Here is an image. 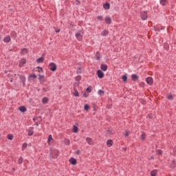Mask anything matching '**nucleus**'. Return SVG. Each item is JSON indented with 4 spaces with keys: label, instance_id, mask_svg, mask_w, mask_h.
Segmentation results:
<instances>
[{
    "label": "nucleus",
    "instance_id": "obj_5",
    "mask_svg": "<svg viewBox=\"0 0 176 176\" xmlns=\"http://www.w3.org/2000/svg\"><path fill=\"white\" fill-rule=\"evenodd\" d=\"M38 80H39L41 85H43V83H45V76L38 74Z\"/></svg>",
    "mask_w": 176,
    "mask_h": 176
},
{
    "label": "nucleus",
    "instance_id": "obj_52",
    "mask_svg": "<svg viewBox=\"0 0 176 176\" xmlns=\"http://www.w3.org/2000/svg\"><path fill=\"white\" fill-rule=\"evenodd\" d=\"M43 91H45V93H46L47 91V89L45 87L43 88Z\"/></svg>",
    "mask_w": 176,
    "mask_h": 176
},
{
    "label": "nucleus",
    "instance_id": "obj_27",
    "mask_svg": "<svg viewBox=\"0 0 176 176\" xmlns=\"http://www.w3.org/2000/svg\"><path fill=\"white\" fill-rule=\"evenodd\" d=\"M155 152H156L157 155H163V151H162L160 149L156 150Z\"/></svg>",
    "mask_w": 176,
    "mask_h": 176
},
{
    "label": "nucleus",
    "instance_id": "obj_49",
    "mask_svg": "<svg viewBox=\"0 0 176 176\" xmlns=\"http://www.w3.org/2000/svg\"><path fill=\"white\" fill-rule=\"evenodd\" d=\"M83 96L86 98L89 97V94L84 93Z\"/></svg>",
    "mask_w": 176,
    "mask_h": 176
},
{
    "label": "nucleus",
    "instance_id": "obj_22",
    "mask_svg": "<svg viewBox=\"0 0 176 176\" xmlns=\"http://www.w3.org/2000/svg\"><path fill=\"white\" fill-rule=\"evenodd\" d=\"M74 97H79V91H78V89H76V88H74Z\"/></svg>",
    "mask_w": 176,
    "mask_h": 176
},
{
    "label": "nucleus",
    "instance_id": "obj_34",
    "mask_svg": "<svg viewBox=\"0 0 176 176\" xmlns=\"http://www.w3.org/2000/svg\"><path fill=\"white\" fill-rule=\"evenodd\" d=\"M50 141H53V137L52 136V135H50L48 136V140H47L48 144H50Z\"/></svg>",
    "mask_w": 176,
    "mask_h": 176
},
{
    "label": "nucleus",
    "instance_id": "obj_12",
    "mask_svg": "<svg viewBox=\"0 0 176 176\" xmlns=\"http://www.w3.org/2000/svg\"><path fill=\"white\" fill-rule=\"evenodd\" d=\"M105 23H106V24H108V25L111 24L112 23V19H111V17L107 16L105 18Z\"/></svg>",
    "mask_w": 176,
    "mask_h": 176
},
{
    "label": "nucleus",
    "instance_id": "obj_9",
    "mask_svg": "<svg viewBox=\"0 0 176 176\" xmlns=\"http://www.w3.org/2000/svg\"><path fill=\"white\" fill-rule=\"evenodd\" d=\"M131 77L133 82H137L140 79V77L137 74H132Z\"/></svg>",
    "mask_w": 176,
    "mask_h": 176
},
{
    "label": "nucleus",
    "instance_id": "obj_43",
    "mask_svg": "<svg viewBox=\"0 0 176 176\" xmlns=\"http://www.w3.org/2000/svg\"><path fill=\"white\" fill-rule=\"evenodd\" d=\"M139 85H140V87H144V86H145V82H141L139 84Z\"/></svg>",
    "mask_w": 176,
    "mask_h": 176
},
{
    "label": "nucleus",
    "instance_id": "obj_2",
    "mask_svg": "<svg viewBox=\"0 0 176 176\" xmlns=\"http://www.w3.org/2000/svg\"><path fill=\"white\" fill-rule=\"evenodd\" d=\"M140 16L142 20H146L148 19V12L146 11L141 12Z\"/></svg>",
    "mask_w": 176,
    "mask_h": 176
},
{
    "label": "nucleus",
    "instance_id": "obj_10",
    "mask_svg": "<svg viewBox=\"0 0 176 176\" xmlns=\"http://www.w3.org/2000/svg\"><path fill=\"white\" fill-rule=\"evenodd\" d=\"M19 111L22 113L27 112V107L25 106H21L19 107Z\"/></svg>",
    "mask_w": 176,
    "mask_h": 176
},
{
    "label": "nucleus",
    "instance_id": "obj_45",
    "mask_svg": "<svg viewBox=\"0 0 176 176\" xmlns=\"http://www.w3.org/2000/svg\"><path fill=\"white\" fill-rule=\"evenodd\" d=\"M172 164L173 165V167H175V166H176V161H175V160H173L172 161Z\"/></svg>",
    "mask_w": 176,
    "mask_h": 176
},
{
    "label": "nucleus",
    "instance_id": "obj_1",
    "mask_svg": "<svg viewBox=\"0 0 176 176\" xmlns=\"http://www.w3.org/2000/svg\"><path fill=\"white\" fill-rule=\"evenodd\" d=\"M49 68H50V71H52V72H56V71H57V65H56V63L52 62L49 65Z\"/></svg>",
    "mask_w": 176,
    "mask_h": 176
},
{
    "label": "nucleus",
    "instance_id": "obj_54",
    "mask_svg": "<svg viewBox=\"0 0 176 176\" xmlns=\"http://www.w3.org/2000/svg\"><path fill=\"white\" fill-rule=\"evenodd\" d=\"M125 137H129V133L128 132H126Z\"/></svg>",
    "mask_w": 176,
    "mask_h": 176
},
{
    "label": "nucleus",
    "instance_id": "obj_53",
    "mask_svg": "<svg viewBox=\"0 0 176 176\" xmlns=\"http://www.w3.org/2000/svg\"><path fill=\"white\" fill-rule=\"evenodd\" d=\"M55 32H56V34H58V32H60V29L55 30Z\"/></svg>",
    "mask_w": 176,
    "mask_h": 176
},
{
    "label": "nucleus",
    "instance_id": "obj_19",
    "mask_svg": "<svg viewBox=\"0 0 176 176\" xmlns=\"http://www.w3.org/2000/svg\"><path fill=\"white\" fill-rule=\"evenodd\" d=\"M122 79L124 83H127V74H124L122 76Z\"/></svg>",
    "mask_w": 176,
    "mask_h": 176
},
{
    "label": "nucleus",
    "instance_id": "obj_15",
    "mask_svg": "<svg viewBox=\"0 0 176 176\" xmlns=\"http://www.w3.org/2000/svg\"><path fill=\"white\" fill-rule=\"evenodd\" d=\"M109 34V31L107 30H104L102 31V32L101 33V36H108Z\"/></svg>",
    "mask_w": 176,
    "mask_h": 176
},
{
    "label": "nucleus",
    "instance_id": "obj_35",
    "mask_svg": "<svg viewBox=\"0 0 176 176\" xmlns=\"http://www.w3.org/2000/svg\"><path fill=\"white\" fill-rule=\"evenodd\" d=\"M7 138H8V140H10V141H12V140H13V135H12V134H8V135H7Z\"/></svg>",
    "mask_w": 176,
    "mask_h": 176
},
{
    "label": "nucleus",
    "instance_id": "obj_13",
    "mask_svg": "<svg viewBox=\"0 0 176 176\" xmlns=\"http://www.w3.org/2000/svg\"><path fill=\"white\" fill-rule=\"evenodd\" d=\"M103 8L105 10H109V9H110L111 8V4H109V3L107 2L106 3H104L103 5Z\"/></svg>",
    "mask_w": 176,
    "mask_h": 176
},
{
    "label": "nucleus",
    "instance_id": "obj_61",
    "mask_svg": "<svg viewBox=\"0 0 176 176\" xmlns=\"http://www.w3.org/2000/svg\"><path fill=\"white\" fill-rule=\"evenodd\" d=\"M33 120L35 122V120H36L35 118H33Z\"/></svg>",
    "mask_w": 176,
    "mask_h": 176
},
{
    "label": "nucleus",
    "instance_id": "obj_57",
    "mask_svg": "<svg viewBox=\"0 0 176 176\" xmlns=\"http://www.w3.org/2000/svg\"><path fill=\"white\" fill-rule=\"evenodd\" d=\"M151 159L153 160V159H155V157H154L153 155H152V156L151 157Z\"/></svg>",
    "mask_w": 176,
    "mask_h": 176
},
{
    "label": "nucleus",
    "instance_id": "obj_21",
    "mask_svg": "<svg viewBox=\"0 0 176 176\" xmlns=\"http://www.w3.org/2000/svg\"><path fill=\"white\" fill-rule=\"evenodd\" d=\"M79 131V128L76 125H74L73 126V133H78Z\"/></svg>",
    "mask_w": 176,
    "mask_h": 176
},
{
    "label": "nucleus",
    "instance_id": "obj_8",
    "mask_svg": "<svg viewBox=\"0 0 176 176\" xmlns=\"http://www.w3.org/2000/svg\"><path fill=\"white\" fill-rule=\"evenodd\" d=\"M25 64H27V60L25 58H21L20 63H19V66L20 67H23Z\"/></svg>",
    "mask_w": 176,
    "mask_h": 176
},
{
    "label": "nucleus",
    "instance_id": "obj_55",
    "mask_svg": "<svg viewBox=\"0 0 176 176\" xmlns=\"http://www.w3.org/2000/svg\"><path fill=\"white\" fill-rule=\"evenodd\" d=\"M76 1L78 3V5H80V2L79 1V0H76Z\"/></svg>",
    "mask_w": 176,
    "mask_h": 176
},
{
    "label": "nucleus",
    "instance_id": "obj_14",
    "mask_svg": "<svg viewBox=\"0 0 176 176\" xmlns=\"http://www.w3.org/2000/svg\"><path fill=\"white\" fill-rule=\"evenodd\" d=\"M43 61H45V58L42 56L36 59V63H38V64H41Z\"/></svg>",
    "mask_w": 176,
    "mask_h": 176
},
{
    "label": "nucleus",
    "instance_id": "obj_25",
    "mask_svg": "<svg viewBox=\"0 0 176 176\" xmlns=\"http://www.w3.org/2000/svg\"><path fill=\"white\" fill-rule=\"evenodd\" d=\"M146 137V134L144 132L142 133V135H141V140L142 141H144L145 138Z\"/></svg>",
    "mask_w": 176,
    "mask_h": 176
},
{
    "label": "nucleus",
    "instance_id": "obj_17",
    "mask_svg": "<svg viewBox=\"0 0 176 176\" xmlns=\"http://www.w3.org/2000/svg\"><path fill=\"white\" fill-rule=\"evenodd\" d=\"M96 58L98 60H101V54H100V52H97L96 54Z\"/></svg>",
    "mask_w": 176,
    "mask_h": 176
},
{
    "label": "nucleus",
    "instance_id": "obj_44",
    "mask_svg": "<svg viewBox=\"0 0 176 176\" xmlns=\"http://www.w3.org/2000/svg\"><path fill=\"white\" fill-rule=\"evenodd\" d=\"M36 69H40L41 71V72H43V68L41 67V66H38L37 67H36Z\"/></svg>",
    "mask_w": 176,
    "mask_h": 176
},
{
    "label": "nucleus",
    "instance_id": "obj_36",
    "mask_svg": "<svg viewBox=\"0 0 176 176\" xmlns=\"http://www.w3.org/2000/svg\"><path fill=\"white\" fill-rule=\"evenodd\" d=\"M75 79H76V82H79L82 79V76H80V75H78V76H76Z\"/></svg>",
    "mask_w": 176,
    "mask_h": 176
},
{
    "label": "nucleus",
    "instance_id": "obj_62",
    "mask_svg": "<svg viewBox=\"0 0 176 176\" xmlns=\"http://www.w3.org/2000/svg\"><path fill=\"white\" fill-rule=\"evenodd\" d=\"M17 76V74H14V76Z\"/></svg>",
    "mask_w": 176,
    "mask_h": 176
},
{
    "label": "nucleus",
    "instance_id": "obj_4",
    "mask_svg": "<svg viewBox=\"0 0 176 176\" xmlns=\"http://www.w3.org/2000/svg\"><path fill=\"white\" fill-rule=\"evenodd\" d=\"M96 74H97L98 78H99V79H102V78H104V73L101 71V69L97 70Z\"/></svg>",
    "mask_w": 176,
    "mask_h": 176
},
{
    "label": "nucleus",
    "instance_id": "obj_23",
    "mask_svg": "<svg viewBox=\"0 0 176 176\" xmlns=\"http://www.w3.org/2000/svg\"><path fill=\"white\" fill-rule=\"evenodd\" d=\"M64 143H65V145H69V144H71V141H69V139L65 138L64 140Z\"/></svg>",
    "mask_w": 176,
    "mask_h": 176
},
{
    "label": "nucleus",
    "instance_id": "obj_51",
    "mask_svg": "<svg viewBox=\"0 0 176 176\" xmlns=\"http://www.w3.org/2000/svg\"><path fill=\"white\" fill-rule=\"evenodd\" d=\"M160 30H164V28H157L156 29V31H160Z\"/></svg>",
    "mask_w": 176,
    "mask_h": 176
},
{
    "label": "nucleus",
    "instance_id": "obj_41",
    "mask_svg": "<svg viewBox=\"0 0 176 176\" xmlns=\"http://www.w3.org/2000/svg\"><path fill=\"white\" fill-rule=\"evenodd\" d=\"M76 38H77V39H79V36H82V34H80V32L76 33L75 34Z\"/></svg>",
    "mask_w": 176,
    "mask_h": 176
},
{
    "label": "nucleus",
    "instance_id": "obj_20",
    "mask_svg": "<svg viewBox=\"0 0 176 176\" xmlns=\"http://www.w3.org/2000/svg\"><path fill=\"white\" fill-rule=\"evenodd\" d=\"M43 104H47L49 102V98L45 97L42 99Z\"/></svg>",
    "mask_w": 176,
    "mask_h": 176
},
{
    "label": "nucleus",
    "instance_id": "obj_47",
    "mask_svg": "<svg viewBox=\"0 0 176 176\" xmlns=\"http://www.w3.org/2000/svg\"><path fill=\"white\" fill-rule=\"evenodd\" d=\"M76 155H80V150L76 151Z\"/></svg>",
    "mask_w": 176,
    "mask_h": 176
},
{
    "label": "nucleus",
    "instance_id": "obj_56",
    "mask_svg": "<svg viewBox=\"0 0 176 176\" xmlns=\"http://www.w3.org/2000/svg\"><path fill=\"white\" fill-rule=\"evenodd\" d=\"M123 151H124V152H126V151H127V148H126V147H124V148H123Z\"/></svg>",
    "mask_w": 176,
    "mask_h": 176
},
{
    "label": "nucleus",
    "instance_id": "obj_59",
    "mask_svg": "<svg viewBox=\"0 0 176 176\" xmlns=\"http://www.w3.org/2000/svg\"><path fill=\"white\" fill-rule=\"evenodd\" d=\"M12 82H13V78H11V80H10L11 83H12Z\"/></svg>",
    "mask_w": 176,
    "mask_h": 176
},
{
    "label": "nucleus",
    "instance_id": "obj_40",
    "mask_svg": "<svg viewBox=\"0 0 176 176\" xmlns=\"http://www.w3.org/2000/svg\"><path fill=\"white\" fill-rule=\"evenodd\" d=\"M87 93H91V86H89L87 88Z\"/></svg>",
    "mask_w": 176,
    "mask_h": 176
},
{
    "label": "nucleus",
    "instance_id": "obj_58",
    "mask_svg": "<svg viewBox=\"0 0 176 176\" xmlns=\"http://www.w3.org/2000/svg\"><path fill=\"white\" fill-rule=\"evenodd\" d=\"M35 124L36 126H39V124L38 122H36Z\"/></svg>",
    "mask_w": 176,
    "mask_h": 176
},
{
    "label": "nucleus",
    "instance_id": "obj_24",
    "mask_svg": "<svg viewBox=\"0 0 176 176\" xmlns=\"http://www.w3.org/2000/svg\"><path fill=\"white\" fill-rule=\"evenodd\" d=\"M34 78V79H36V78H38V76L36 75H35V73H32V74H30L29 76V79H31Z\"/></svg>",
    "mask_w": 176,
    "mask_h": 176
},
{
    "label": "nucleus",
    "instance_id": "obj_64",
    "mask_svg": "<svg viewBox=\"0 0 176 176\" xmlns=\"http://www.w3.org/2000/svg\"><path fill=\"white\" fill-rule=\"evenodd\" d=\"M22 50H25V48H23Z\"/></svg>",
    "mask_w": 176,
    "mask_h": 176
},
{
    "label": "nucleus",
    "instance_id": "obj_32",
    "mask_svg": "<svg viewBox=\"0 0 176 176\" xmlns=\"http://www.w3.org/2000/svg\"><path fill=\"white\" fill-rule=\"evenodd\" d=\"M167 98L168 100H170V101H173V100H174V97L171 94L168 95Z\"/></svg>",
    "mask_w": 176,
    "mask_h": 176
},
{
    "label": "nucleus",
    "instance_id": "obj_11",
    "mask_svg": "<svg viewBox=\"0 0 176 176\" xmlns=\"http://www.w3.org/2000/svg\"><path fill=\"white\" fill-rule=\"evenodd\" d=\"M100 69L102 71H104V72L108 69V65L107 64H102L100 66Z\"/></svg>",
    "mask_w": 176,
    "mask_h": 176
},
{
    "label": "nucleus",
    "instance_id": "obj_60",
    "mask_svg": "<svg viewBox=\"0 0 176 176\" xmlns=\"http://www.w3.org/2000/svg\"><path fill=\"white\" fill-rule=\"evenodd\" d=\"M149 119H152V116H148Z\"/></svg>",
    "mask_w": 176,
    "mask_h": 176
},
{
    "label": "nucleus",
    "instance_id": "obj_48",
    "mask_svg": "<svg viewBox=\"0 0 176 176\" xmlns=\"http://www.w3.org/2000/svg\"><path fill=\"white\" fill-rule=\"evenodd\" d=\"M33 71H35V72H38V73L42 72V71H41V69H38H38H36V70H35V69H34Z\"/></svg>",
    "mask_w": 176,
    "mask_h": 176
},
{
    "label": "nucleus",
    "instance_id": "obj_6",
    "mask_svg": "<svg viewBox=\"0 0 176 176\" xmlns=\"http://www.w3.org/2000/svg\"><path fill=\"white\" fill-rule=\"evenodd\" d=\"M70 164H72V166H76V164H78V161L76 160V159L74 158V157H71L69 160Z\"/></svg>",
    "mask_w": 176,
    "mask_h": 176
},
{
    "label": "nucleus",
    "instance_id": "obj_42",
    "mask_svg": "<svg viewBox=\"0 0 176 176\" xmlns=\"http://www.w3.org/2000/svg\"><path fill=\"white\" fill-rule=\"evenodd\" d=\"M11 35H12L14 36V38H16L17 36L16 32H12Z\"/></svg>",
    "mask_w": 176,
    "mask_h": 176
},
{
    "label": "nucleus",
    "instance_id": "obj_46",
    "mask_svg": "<svg viewBox=\"0 0 176 176\" xmlns=\"http://www.w3.org/2000/svg\"><path fill=\"white\" fill-rule=\"evenodd\" d=\"M98 20L102 21V16H98Z\"/></svg>",
    "mask_w": 176,
    "mask_h": 176
},
{
    "label": "nucleus",
    "instance_id": "obj_26",
    "mask_svg": "<svg viewBox=\"0 0 176 176\" xmlns=\"http://www.w3.org/2000/svg\"><path fill=\"white\" fill-rule=\"evenodd\" d=\"M156 174H157V170H153L151 172V176H156Z\"/></svg>",
    "mask_w": 176,
    "mask_h": 176
},
{
    "label": "nucleus",
    "instance_id": "obj_31",
    "mask_svg": "<svg viewBox=\"0 0 176 176\" xmlns=\"http://www.w3.org/2000/svg\"><path fill=\"white\" fill-rule=\"evenodd\" d=\"M84 109L85 111H89V109H90V106L88 104H85Z\"/></svg>",
    "mask_w": 176,
    "mask_h": 176
},
{
    "label": "nucleus",
    "instance_id": "obj_18",
    "mask_svg": "<svg viewBox=\"0 0 176 176\" xmlns=\"http://www.w3.org/2000/svg\"><path fill=\"white\" fill-rule=\"evenodd\" d=\"M107 145H108L109 146H112V145H113V140H108L107 141Z\"/></svg>",
    "mask_w": 176,
    "mask_h": 176
},
{
    "label": "nucleus",
    "instance_id": "obj_3",
    "mask_svg": "<svg viewBox=\"0 0 176 176\" xmlns=\"http://www.w3.org/2000/svg\"><path fill=\"white\" fill-rule=\"evenodd\" d=\"M146 82L147 85H149V86H152V85H153V78L152 77H147L146 78Z\"/></svg>",
    "mask_w": 176,
    "mask_h": 176
},
{
    "label": "nucleus",
    "instance_id": "obj_63",
    "mask_svg": "<svg viewBox=\"0 0 176 176\" xmlns=\"http://www.w3.org/2000/svg\"><path fill=\"white\" fill-rule=\"evenodd\" d=\"M174 152L176 153V148L174 150Z\"/></svg>",
    "mask_w": 176,
    "mask_h": 176
},
{
    "label": "nucleus",
    "instance_id": "obj_30",
    "mask_svg": "<svg viewBox=\"0 0 176 176\" xmlns=\"http://www.w3.org/2000/svg\"><path fill=\"white\" fill-rule=\"evenodd\" d=\"M27 146H28V144L27 143H23L22 145V151L27 149Z\"/></svg>",
    "mask_w": 176,
    "mask_h": 176
},
{
    "label": "nucleus",
    "instance_id": "obj_50",
    "mask_svg": "<svg viewBox=\"0 0 176 176\" xmlns=\"http://www.w3.org/2000/svg\"><path fill=\"white\" fill-rule=\"evenodd\" d=\"M107 133H110V134H113V133H112V130L111 129H108Z\"/></svg>",
    "mask_w": 176,
    "mask_h": 176
},
{
    "label": "nucleus",
    "instance_id": "obj_7",
    "mask_svg": "<svg viewBox=\"0 0 176 176\" xmlns=\"http://www.w3.org/2000/svg\"><path fill=\"white\" fill-rule=\"evenodd\" d=\"M18 76H19L21 81L23 83V87H25V77L24 76H21L20 74H18Z\"/></svg>",
    "mask_w": 176,
    "mask_h": 176
},
{
    "label": "nucleus",
    "instance_id": "obj_16",
    "mask_svg": "<svg viewBox=\"0 0 176 176\" xmlns=\"http://www.w3.org/2000/svg\"><path fill=\"white\" fill-rule=\"evenodd\" d=\"M3 41L6 42V43H9V42H10V36H6L4 38Z\"/></svg>",
    "mask_w": 176,
    "mask_h": 176
},
{
    "label": "nucleus",
    "instance_id": "obj_33",
    "mask_svg": "<svg viewBox=\"0 0 176 176\" xmlns=\"http://www.w3.org/2000/svg\"><path fill=\"white\" fill-rule=\"evenodd\" d=\"M23 157H20L18 160V164H23Z\"/></svg>",
    "mask_w": 176,
    "mask_h": 176
},
{
    "label": "nucleus",
    "instance_id": "obj_39",
    "mask_svg": "<svg viewBox=\"0 0 176 176\" xmlns=\"http://www.w3.org/2000/svg\"><path fill=\"white\" fill-rule=\"evenodd\" d=\"M82 67H78L76 70V74H82Z\"/></svg>",
    "mask_w": 176,
    "mask_h": 176
},
{
    "label": "nucleus",
    "instance_id": "obj_37",
    "mask_svg": "<svg viewBox=\"0 0 176 176\" xmlns=\"http://www.w3.org/2000/svg\"><path fill=\"white\" fill-rule=\"evenodd\" d=\"M166 2H167V0H160V3L162 6H166Z\"/></svg>",
    "mask_w": 176,
    "mask_h": 176
},
{
    "label": "nucleus",
    "instance_id": "obj_28",
    "mask_svg": "<svg viewBox=\"0 0 176 176\" xmlns=\"http://www.w3.org/2000/svg\"><path fill=\"white\" fill-rule=\"evenodd\" d=\"M86 141H87V144H89V145H91V141H93V140L90 138H87Z\"/></svg>",
    "mask_w": 176,
    "mask_h": 176
},
{
    "label": "nucleus",
    "instance_id": "obj_29",
    "mask_svg": "<svg viewBox=\"0 0 176 176\" xmlns=\"http://www.w3.org/2000/svg\"><path fill=\"white\" fill-rule=\"evenodd\" d=\"M105 92H104V90L102 89H99L98 91V94H99V96H104Z\"/></svg>",
    "mask_w": 176,
    "mask_h": 176
},
{
    "label": "nucleus",
    "instance_id": "obj_38",
    "mask_svg": "<svg viewBox=\"0 0 176 176\" xmlns=\"http://www.w3.org/2000/svg\"><path fill=\"white\" fill-rule=\"evenodd\" d=\"M34 134V131H31V130H28V135H29L30 137H31V135H33Z\"/></svg>",
    "mask_w": 176,
    "mask_h": 176
}]
</instances>
